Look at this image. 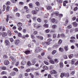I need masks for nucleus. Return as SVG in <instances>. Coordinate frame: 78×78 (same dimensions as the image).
<instances>
[{"label":"nucleus","mask_w":78,"mask_h":78,"mask_svg":"<svg viewBox=\"0 0 78 78\" xmlns=\"http://www.w3.org/2000/svg\"><path fill=\"white\" fill-rule=\"evenodd\" d=\"M63 76H64L65 77H66V76L69 77V74L68 73L66 74L62 73L60 75V77H61V78H62V77H63Z\"/></svg>","instance_id":"nucleus-1"},{"label":"nucleus","mask_w":78,"mask_h":78,"mask_svg":"<svg viewBox=\"0 0 78 78\" xmlns=\"http://www.w3.org/2000/svg\"><path fill=\"white\" fill-rule=\"evenodd\" d=\"M50 44V42H42V45L44 47V48H46V45H49Z\"/></svg>","instance_id":"nucleus-2"},{"label":"nucleus","mask_w":78,"mask_h":78,"mask_svg":"<svg viewBox=\"0 0 78 78\" xmlns=\"http://www.w3.org/2000/svg\"><path fill=\"white\" fill-rule=\"evenodd\" d=\"M41 51V48H38L35 49V50L34 51L35 53H38L39 51Z\"/></svg>","instance_id":"nucleus-3"},{"label":"nucleus","mask_w":78,"mask_h":78,"mask_svg":"<svg viewBox=\"0 0 78 78\" xmlns=\"http://www.w3.org/2000/svg\"><path fill=\"white\" fill-rule=\"evenodd\" d=\"M34 27L36 28H39V27H41V26L40 24L36 23L34 24Z\"/></svg>","instance_id":"nucleus-4"},{"label":"nucleus","mask_w":78,"mask_h":78,"mask_svg":"<svg viewBox=\"0 0 78 78\" xmlns=\"http://www.w3.org/2000/svg\"><path fill=\"white\" fill-rule=\"evenodd\" d=\"M5 43L6 45H10V42L9 40H6L5 41Z\"/></svg>","instance_id":"nucleus-5"},{"label":"nucleus","mask_w":78,"mask_h":78,"mask_svg":"<svg viewBox=\"0 0 78 78\" xmlns=\"http://www.w3.org/2000/svg\"><path fill=\"white\" fill-rule=\"evenodd\" d=\"M33 63V65H34L36 64V58H33L31 60Z\"/></svg>","instance_id":"nucleus-6"},{"label":"nucleus","mask_w":78,"mask_h":78,"mask_svg":"<svg viewBox=\"0 0 78 78\" xmlns=\"http://www.w3.org/2000/svg\"><path fill=\"white\" fill-rule=\"evenodd\" d=\"M27 62L25 61V60H23L21 63V65L22 66H24V65H25L26 64Z\"/></svg>","instance_id":"nucleus-7"},{"label":"nucleus","mask_w":78,"mask_h":78,"mask_svg":"<svg viewBox=\"0 0 78 78\" xmlns=\"http://www.w3.org/2000/svg\"><path fill=\"white\" fill-rule=\"evenodd\" d=\"M50 73L52 74H55V73H57V72L56 71H55V70H52V71H51L50 72Z\"/></svg>","instance_id":"nucleus-8"},{"label":"nucleus","mask_w":78,"mask_h":78,"mask_svg":"<svg viewBox=\"0 0 78 78\" xmlns=\"http://www.w3.org/2000/svg\"><path fill=\"white\" fill-rule=\"evenodd\" d=\"M4 64L5 65H6V66H8V64H9V61L8 60H5L4 61Z\"/></svg>","instance_id":"nucleus-9"},{"label":"nucleus","mask_w":78,"mask_h":78,"mask_svg":"<svg viewBox=\"0 0 78 78\" xmlns=\"http://www.w3.org/2000/svg\"><path fill=\"white\" fill-rule=\"evenodd\" d=\"M36 37L40 39V40H43V39H44V38L42 36H36Z\"/></svg>","instance_id":"nucleus-10"},{"label":"nucleus","mask_w":78,"mask_h":78,"mask_svg":"<svg viewBox=\"0 0 78 78\" xmlns=\"http://www.w3.org/2000/svg\"><path fill=\"white\" fill-rule=\"evenodd\" d=\"M20 42V40L19 39L16 40V41L15 42V44L16 45H17Z\"/></svg>","instance_id":"nucleus-11"},{"label":"nucleus","mask_w":78,"mask_h":78,"mask_svg":"<svg viewBox=\"0 0 78 78\" xmlns=\"http://www.w3.org/2000/svg\"><path fill=\"white\" fill-rule=\"evenodd\" d=\"M60 67V68H62L64 66V65L63 64V63L62 62H60L59 63Z\"/></svg>","instance_id":"nucleus-12"},{"label":"nucleus","mask_w":78,"mask_h":78,"mask_svg":"<svg viewBox=\"0 0 78 78\" xmlns=\"http://www.w3.org/2000/svg\"><path fill=\"white\" fill-rule=\"evenodd\" d=\"M66 3H68V1H65L63 2V5L64 6H66Z\"/></svg>","instance_id":"nucleus-13"},{"label":"nucleus","mask_w":78,"mask_h":78,"mask_svg":"<svg viewBox=\"0 0 78 78\" xmlns=\"http://www.w3.org/2000/svg\"><path fill=\"white\" fill-rule=\"evenodd\" d=\"M76 59H72V61H71V63L72 64H75V62L76 61Z\"/></svg>","instance_id":"nucleus-14"},{"label":"nucleus","mask_w":78,"mask_h":78,"mask_svg":"<svg viewBox=\"0 0 78 78\" xmlns=\"http://www.w3.org/2000/svg\"><path fill=\"white\" fill-rule=\"evenodd\" d=\"M73 24L74 27H76L78 26V24L76 22H74L73 23Z\"/></svg>","instance_id":"nucleus-15"},{"label":"nucleus","mask_w":78,"mask_h":78,"mask_svg":"<svg viewBox=\"0 0 78 78\" xmlns=\"http://www.w3.org/2000/svg\"><path fill=\"white\" fill-rule=\"evenodd\" d=\"M43 68L44 69V70H48V68L46 66H43Z\"/></svg>","instance_id":"nucleus-16"},{"label":"nucleus","mask_w":78,"mask_h":78,"mask_svg":"<svg viewBox=\"0 0 78 78\" xmlns=\"http://www.w3.org/2000/svg\"><path fill=\"white\" fill-rule=\"evenodd\" d=\"M26 55H28L30 53V51L29 50H27L24 52Z\"/></svg>","instance_id":"nucleus-17"},{"label":"nucleus","mask_w":78,"mask_h":78,"mask_svg":"<svg viewBox=\"0 0 78 78\" xmlns=\"http://www.w3.org/2000/svg\"><path fill=\"white\" fill-rule=\"evenodd\" d=\"M49 62H50V63H51V64H55V62H54V61L52 59L50 60Z\"/></svg>","instance_id":"nucleus-18"},{"label":"nucleus","mask_w":78,"mask_h":78,"mask_svg":"<svg viewBox=\"0 0 78 78\" xmlns=\"http://www.w3.org/2000/svg\"><path fill=\"white\" fill-rule=\"evenodd\" d=\"M17 25L18 27H22V23H17Z\"/></svg>","instance_id":"nucleus-19"},{"label":"nucleus","mask_w":78,"mask_h":78,"mask_svg":"<svg viewBox=\"0 0 78 78\" xmlns=\"http://www.w3.org/2000/svg\"><path fill=\"white\" fill-rule=\"evenodd\" d=\"M7 34L9 36H11L12 34L11 32V31L9 30H8L7 31Z\"/></svg>","instance_id":"nucleus-20"},{"label":"nucleus","mask_w":78,"mask_h":78,"mask_svg":"<svg viewBox=\"0 0 78 78\" xmlns=\"http://www.w3.org/2000/svg\"><path fill=\"white\" fill-rule=\"evenodd\" d=\"M69 58V59H71V58H73V54H71L69 55H68Z\"/></svg>","instance_id":"nucleus-21"},{"label":"nucleus","mask_w":78,"mask_h":78,"mask_svg":"<svg viewBox=\"0 0 78 78\" xmlns=\"http://www.w3.org/2000/svg\"><path fill=\"white\" fill-rule=\"evenodd\" d=\"M62 42V40L60 39L58 42V44H59L60 45L61 44Z\"/></svg>","instance_id":"nucleus-22"},{"label":"nucleus","mask_w":78,"mask_h":78,"mask_svg":"<svg viewBox=\"0 0 78 78\" xmlns=\"http://www.w3.org/2000/svg\"><path fill=\"white\" fill-rule=\"evenodd\" d=\"M52 27L53 29H56L57 28V26L56 25H52Z\"/></svg>","instance_id":"nucleus-23"},{"label":"nucleus","mask_w":78,"mask_h":78,"mask_svg":"<svg viewBox=\"0 0 78 78\" xmlns=\"http://www.w3.org/2000/svg\"><path fill=\"white\" fill-rule=\"evenodd\" d=\"M9 15H7V18L6 19L7 22H8V21H9Z\"/></svg>","instance_id":"nucleus-24"},{"label":"nucleus","mask_w":78,"mask_h":78,"mask_svg":"<svg viewBox=\"0 0 78 78\" xmlns=\"http://www.w3.org/2000/svg\"><path fill=\"white\" fill-rule=\"evenodd\" d=\"M64 49L65 50V51H68V50H69L68 46H65L64 47Z\"/></svg>","instance_id":"nucleus-25"},{"label":"nucleus","mask_w":78,"mask_h":78,"mask_svg":"<svg viewBox=\"0 0 78 78\" xmlns=\"http://www.w3.org/2000/svg\"><path fill=\"white\" fill-rule=\"evenodd\" d=\"M16 72H12V73H10V75L12 76H14V75H16Z\"/></svg>","instance_id":"nucleus-26"},{"label":"nucleus","mask_w":78,"mask_h":78,"mask_svg":"<svg viewBox=\"0 0 78 78\" xmlns=\"http://www.w3.org/2000/svg\"><path fill=\"white\" fill-rule=\"evenodd\" d=\"M27 65L29 66H30L31 65V62L30 61H29L27 62Z\"/></svg>","instance_id":"nucleus-27"},{"label":"nucleus","mask_w":78,"mask_h":78,"mask_svg":"<svg viewBox=\"0 0 78 78\" xmlns=\"http://www.w3.org/2000/svg\"><path fill=\"white\" fill-rule=\"evenodd\" d=\"M6 5L7 6H9L11 5V2L9 1L7 2L6 3Z\"/></svg>","instance_id":"nucleus-28"},{"label":"nucleus","mask_w":78,"mask_h":78,"mask_svg":"<svg viewBox=\"0 0 78 78\" xmlns=\"http://www.w3.org/2000/svg\"><path fill=\"white\" fill-rule=\"evenodd\" d=\"M2 36L3 37H4V36H6V32H3L2 34Z\"/></svg>","instance_id":"nucleus-29"},{"label":"nucleus","mask_w":78,"mask_h":78,"mask_svg":"<svg viewBox=\"0 0 78 78\" xmlns=\"http://www.w3.org/2000/svg\"><path fill=\"white\" fill-rule=\"evenodd\" d=\"M3 9L2 10V11H4L5 10V9H6V6L5 5H4L3 7Z\"/></svg>","instance_id":"nucleus-30"},{"label":"nucleus","mask_w":78,"mask_h":78,"mask_svg":"<svg viewBox=\"0 0 78 78\" xmlns=\"http://www.w3.org/2000/svg\"><path fill=\"white\" fill-rule=\"evenodd\" d=\"M59 50L60 51H61L62 52V51H64V49H63V48H59Z\"/></svg>","instance_id":"nucleus-31"},{"label":"nucleus","mask_w":78,"mask_h":78,"mask_svg":"<svg viewBox=\"0 0 78 78\" xmlns=\"http://www.w3.org/2000/svg\"><path fill=\"white\" fill-rule=\"evenodd\" d=\"M54 61L56 63H58V62H59V61H58V60L57 58L55 59Z\"/></svg>","instance_id":"nucleus-32"},{"label":"nucleus","mask_w":78,"mask_h":78,"mask_svg":"<svg viewBox=\"0 0 78 78\" xmlns=\"http://www.w3.org/2000/svg\"><path fill=\"white\" fill-rule=\"evenodd\" d=\"M16 16L17 17H20V13H17L16 14Z\"/></svg>","instance_id":"nucleus-33"},{"label":"nucleus","mask_w":78,"mask_h":78,"mask_svg":"<svg viewBox=\"0 0 78 78\" xmlns=\"http://www.w3.org/2000/svg\"><path fill=\"white\" fill-rule=\"evenodd\" d=\"M56 53V51L54 50L52 51V55H55V53Z\"/></svg>","instance_id":"nucleus-34"},{"label":"nucleus","mask_w":78,"mask_h":78,"mask_svg":"<svg viewBox=\"0 0 78 78\" xmlns=\"http://www.w3.org/2000/svg\"><path fill=\"white\" fill-rule=\"evenodd\" d=\"M44 26L45 28H48V25L47 24H45Z\"/></svg>","instance_id":"nucleus-35"},{"label":"nucleus","mask_w":78,"mask_h":78,"mask_svg":"<svg viewBox=\"0 0 78 78\" xmlns=\"http://www.w3.org/2000/svg\"><path fill=\"white\" fill-rule=\"evenodd\" d=\"M51 7L49 6L47 7V9H48V10H50V9H51Z\"/></svg>","instance_id":"nucleus-36"},{"label":"nucleus","mask_w":78,"mask_h":78,"mask_svg":"<svg viewBox=\"0 0 78 78\" xmlns=\"http://www.w3.org/2000/svg\"><path fill=\"white\" fill-rule=\"evenodd\" d=\"M37 21L38 22H41V21H42V20H41V18H38L37 19Z\"/></svg>","instance_id":"nucleus-37"},{"label":"nucleus","mask_w":78,"mask_h":78,"mask_svg":"<svg viewBox=\"0 0 78 78\" xmlns=\"http://www.w3.org/2000/svg\"><path fill=\"white\" fill-rule=\"evenodd\" d=\"M53 69V66L51 65L49 66V69L50 70H51L52 69Z\"/></svg>","instance_id":"nucleus-38"},{"label":"nucleus","mask_w":78,"mask_h":78,"mask_svg":"<svg viewBox=\"0 0 78 78\" xmlns=\"http://www.w3.org/2000/svg\"><path fill=\"white\" fill-rule=\"evenodd\" d=\"M70 42L71 43H74V42H75V41L74 40H70Z\"/></svg>","instance_id":"nucleus-39"},{"label":"nucleus","mask_w":78,"mask_h":78,"mask_svg":"<svg viewBox=\"0 0 78 78\" xmlns=\"http://www.w3.org/2000/svg\"><path fill=\"white\" fill-rule=\"evenodd\" d=\"M32 13L33 14H36V12L35 10H33L32 12Z\"/></svg>","instance_id":"nucleus-40"},{"label":"nucleus","mask_w":78,"mask_h":78,"mask_svg":"<svg viewBox=\"0 0 78 78\" xmlns=\"http://www.w3.org/2000/svg\"><path fill=\"white\" fill-rule=\"evenodd\" d=\"M44 62L45 64H46V65H48L49 64L48 62H46V61H44Z\"/></svg>","instance_id":"nucleus-41"},{"label":"nucleus","mask_w":78,"mask_h":78,"mask_svg":"<svg viewBox=\"0 0 78 78\" xmlns=\"http://www.w3.org/2000/svg\"><path fill=\"white\" fill-rule=\"evenodd\" d=\"M29 5L30 8H32L33 7V4L30 3L29 4Z\"/></svg>","instance_id":"nucleus-42"},{"label":"nucleus","mask_w":78,"mask_h":78,"mask_svg":"<svg viewBox=\"0 0 78 78\" xmlns=\"http://www.w3.org/2000/svg\"><path fill=\"white\" fill-rule=\"evenodd\" d=\"M6 71H3L1 73L2 75H4L5 74H6Z\"/></svg>","instance_id":"nucleus-43"},{"label":"nucleus","mask_w":78,"mask_h":78,"mask_svg":"<svg viewBox=\"0 0 78 78\" xmlns=\"http://www.w3.org/2000/svg\"><path fill=\"white\" fill-rule=\"evenodd\" d=\"M10 7L9 6H7V7H6V11H9V9L10 8Z\"/></svg>","instance_id":"nucleus-44"},{"label":"nucleus","mask_w":78,"mask_h":78,"mask_svg":"<svg viewBox=\"0 0 78 78\" xmlns=\"http://www.w3.org/2000/svg\"><path fill=\"white\" fill-rule=\"evenodd\" d=\"M54 47L56 48H58V44H55L54 45Z\"/></svg>","instance_id":"nucleus-45"},{"label":"nucleus","mask_w":78,"mask_h":78,"mask_svg":"<svg viewBox=\"0 0 78 78\" xmlns=\"http://www.w3.org/2000/svg\"><path fill=\"white\" fill-rule=\"evenodd\" d=\"M13 70H15V71H16V72H18V69L17 68H14V69H13Z\"/></svg>","instance_id":"nucleus-46"},{"label":"nucleus","mask_w":78,"mask_h":78,"mask_svg":"<svg viewBox=\"0 0 78 78\" xmlns=\"http://www.w3.org/2000/svg\"><path fill=\"white\" fill-rule=\"evenodd\" d=\"M67 28H68V29H70V28H72V25H69L68 27Z\"/></svg>","instance_id":"nucleus-47"},{"label":"nucleus","mask_w":78,"mask_h":78,"mask_svg":"<svg viewBox=\"0 0 78 78\" xmlns=\"http://www.w3.org/2000/svg\"><path fill=\"white\" fill-rule=\"evenodd\" d=\"M19 4L20 5H23L24 4V3L23 2H19Z\"/></svg>","instance_id":"nucleus-48"},{"label":"nucleus","mask_w":78,"mask_h":78,"mask_svg":"<svg viewBox=\"0 0 78 78\" xmlns=\"http://www.w3.org/2000/svg\"><path fill=\"white\" fill-rule=\"evenodd\" d=\"M65 36L64 35V34H61V37H62V38H63V37H64Z\"/></svg>","instance_id":"nucleus-49"},{"label":"nucleus","mask_w":78,"mask_h":78,"mask_svg":"<svg viewBox=\"0 0 78 78\" xmlns=\"http://www.w3.org/2000/svg\"><path fill=\"white\" fill-rule=\"evenodd\" d=\"M36 4L37 6H39L40 5V3H39V2H37L36 3Z\"/></svg>","instance_id":"nucleus-50"},{"label":"nucleus","mask_w":78,"mask_h":78,"mask_svg":"<svg viewBox=\"0 0 78 78\" xmlns=\"http://www.w3.org/2000/svg\"><path fill=\"white\" fill-rule=\"evenodd\" d=\"M19 62H17L15 64V66H19Z\"/></svg>","instance_id":"nucleus-51"},{"label":"nucleus","mask_w":78,"mask_h":78,"mask_svg":"<svg viewBox=\"0 0 78 78\" xmlns=\"http://www.w3.org/2000/svg\"><path fill=\"white\" fill-rule=\"evenodd\" d=\"M48 41L49 42H51L52 41V39L51 38H49L48 39Z\"/></svg>","instance_id":"nucleus-52"},{"label":"nucleus","mask_w":78,"mask_h":78,"mask_svg":"<svg viewBox=\"0 0 78 78\" xmlns=\"http://www.w3.org/2000/svg\"><path fill=\"white\" fill-rule=\"evenodd\" d=\"M26 12L27 13H28L30 12V9H27V10H26Z\"/></svg>","instance_id":"nucleus-53"},{"label":"nucleus","mask_w":78,"mask_h":78,"mask_svg":"<svg viewBox=\"0 0 78 78\" xmlns=\"http://www.w3.org/2000/svg\"><path fill=\"white\" fill-rule=\"evenodd\" d=\"M14 12H16V11H17V8H15L14 9Z\"/></svg>","instance_id":"nucleus-54"},{"label":"nucleus","mask_w":78,"mask_h":78,"mask_svg":"<svg viewBox=\"0 0 78 78\" xmlns=\"http://www.w3.org/2000/svg\"><path fill=\"white\" fill-rule=\"evenodd\" d=\"M30 17H31V15H27V19H30Z\"/></svg>","instance_id":"nucleus-55"},{"label":"nucleus","mask_w":78,"mask_h":78,"mask_svg":"<svg viewBox=\"0 0 78 78\" xmlns=\"http://www.w3.org/2000/svg\"><path fill=\"white\" fill-rule=\"evenodd\" d=\"M37 34V31H35L34 32L33 34L34 35H36V34Z\"/></svg>","instance_id":"nucleus-56"},{"label":"nucleus","mask_w":78,"mask_h":78,"mask_svg":"<svg viewBox=\"0 0 78 78\" xmlns=\"http://www.w3.org/2000/svg\"><path fill=\"white\" fill-rule=\"evenodd\" d=\"M2 70H6V67L3 66L2 68Z\"/></svg>","instance_id":"nucleus-57"},{"label":"nucleus","mask_w":78,"mask_h":78,"mask_svg":"<svg viewBox=\"0 0 78 78\" xmlns=\"http://www.w3.org/2000/svg\"><path fill=\"white\" fill-rule=\"evenodd\" d=\"M18 36H19V37H20L21 36H22V34L20 33H19L18 34Z\"/></svg>","instance_id":"nucleus-58"},{"label":"nucleus","mask_w":78,"mask_h":78,"mask_svg":"<svg viewBox=\"0 0 78 78\" xmlns=\"http://www.w3.org/2000/svg\"><path fill=\"white\" fill-rule=\"evenodd\" d=\"M10 41L11 42H12L14 41V39L12 38H11L10 39Z\"/></svg>","instance_id":"nucleus-59"},{"label":"nucleus","mask_w":78,"mask_h":78,"mask_svg":"<svg viewBox=\"0 0 78 78\" xmlns=\"http://www.w3.org/2000/svg\"><path fill=\"white\" fill-rule=\"evenodd\" d=\"M51 21H52L53 23H54L55 22V18H53L51 19Z\"/></svg>","instance_id":"nucleus-60"},{"label":"nucleus","mask_w":78,"mask_h":78,"mask_svg":"<svg viewBox=\"0 0 78 78\" xmlns=\"http://www.w3.org/2000/svg\"><path fill=\"white\" fill-rule=\"evenodd\" d=\"M35 9L37 11H39V8L37 7H35Z\"/></svg>","instance_id":"nucleus-61"},{"label":"nucleus","mask_w":78,"mask_h":78,"mask_svg":"<svg viewBox=\"0 0 78 78\" xmlns=\"http://www.w3.org/2000/svg\"><path fill=\"white\" fill-rule=\"evenodd\" d=\"M53 37L54 39L56 37V35L55 34H54L53 35Z\"/></svg>","instance_id":"nucleus-62"},{"label":"nucleus","mask_w":78,"mask_h":78,"mask_svg":"<svg viewBox=\"0 0 78 78\" xmlns=\"http://www.w3.org/2000/svg\"><path fill=\"white\" fill-rule=\"evenodd\" d=\"M18 30H19V31H21V30H22V27H19L18 29Z\"/></svg>","instance_id":"nucleus-63"},{"label":"nucleus","mask_w":78,"mask_h":78,"mask_svg":"<svg viewBox=\"0 0 78 78\" xmlns=\"http://www.w3.org/2000/svg\"><path fill=\"white\" fill-rule=\"evenodd\" d=\"M75 32H78V28H76L75 29Z\"/></svg>","instance_id":"nucleus-64"}]
</instances>
